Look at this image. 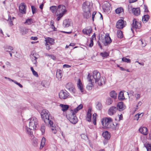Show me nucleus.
I'll return each instance as SVG.
<instances>
[{"label":"nucleus","mask_w":151,"mask_h":151,"mask_svg":"<svg viewBox=\"0 0 151 151\" xmlns=\"http://www.w3.org/2000/svg\"><path fill=\"white\" fill-rule=\"evenodd\" d=\"M117 35L118 38L120 39L123 37V35L122 32L120 30H118L117 32Z\"/></svg>","instance_id":"72a5a7b5"},{"label":"nucleus","mask_w":151,"mask_h":151,"mask_svg":"<svg viewBox=\"0 0 151 151\" xmlns=\"http://www.w3.org/2000/svg\"><path fill=\"white\" fill-rule=\"evenodd\" d=\"M122 60L123 61L127 63H130L131 62V60L125 57L123 58L122 59Z\"/></svg>","instance_id":"c03bdc74"},{"label":"nucleus","mask_w":151,"mask_h":151,"mask_svg":"<svg viewBox=\"0 0 151 151\" xmlns=\"http://www.w3.org/2000/svg\"><path fill=\"white\" fill-rule=\"evenodd\" d=\"M96 113H94L93 115L92 119L93 121V123L94 125H96Z\"/></svg>","instance_id":"ea45409f"},{"label":"nucleus","mask_w":151,"mask_h":151,"mask_svg":"<svg viewBox=\"0 0 151 151\" xmlns=\"http://www.w3.org/2000/svg\"><path fill=\"white\" fill-rule=\"evenodd\" d=\"M103 9H108L109 8V3L106 2V3L104 4L103 6Z\"/></svg>","instance_id":"37998d69"},{"label":"nucleus","mask_w":151,"mask_h":151,"mask_svg":"<svg viewBox=\"0 0 151 151\" xmlns=\"http://www.w3.org/2000/svg\"><path fill=\"white\" fill-rule=\"evenodd\" d=\"M69 93L65 90H61L59 93L60 98L62 99H65L69 96Z\"/></svg>","instance_id":"423d86ee"},{"label":"nucleus","mask_w":151,"mask_h":151,"mask_svg":"<svg viewBox=\"0 0 151 151\" xmlns=\"http://www.w3.org/2000/svg\"><path fill=\"white\" fill-rule=\"evenodd\" d=\"M32 12L33 14H34L36 12V9L35 7L33 6H31Z\"/></svg>","instance_id":"3c124183"},{"label":"nucleus","mask_w":151,"mask_h":151,"mask_svg":"<svg viewBox=\"0 0 151 151\" xmlns=\"http://www.w3.org/2000/svg\"><path fill=\"white\" fill-rule=\"evenodd\" d=\"M49 57L50 58L53 59L54 60H56V58L55 57L54 55H49Z\"/></svg>","instance_id":"680f3d73"},{"label":"nucleus","mask_w":151,"mask_h":151,"mask_svg":"<svg viewBox=\"0 0 151 151\" xmlns=\"http://www.w3.org/2000/svg\"><path fill=\"white\" fill-rule=\"evenodd\" d=\"M31 130H32V129H30L29 127L28 128L27 127L26 128V130L28 134H29L31 137H34L33 134L32 132L31 131Z\"/></svg>","instance_id":"473e14b6"},{"label":"nucleus","mask_w":151,"mask_h":151,"mask_svg":"<svg viewBox=\"0 0 151 151\" xmlns=\"http://www.w3.org/2000/svg\"><path fill=\"white\" fill-rule=\"evenodd\" d=\"M102 105L101 103L99 102L96 106V108L99 110H100L102 108Z\"/></svg>","instance_id":"a18cd8bd"},{"label":"nucleus","mask_w":151,"mask_h":151,"mask_svg":"<svg viewBox=\"0 0 151 151\" xmlns=\"http://www.w3.org/2000/svg\"><path fill=\"white\" fill-rule=\"evenodd\" d=\"M60 106L62 108V110L63 112L66 111L69 108V106L67 105L60 104Z\"/></svg>","instance_id":"393cba45"},{"label":"nucleus","mask_w":151,"mask_h":151,"mask_svg":"<svg viewBox=\"0 0 151 151\" xmlns=\"http://www.w3.org/2000/svg\"><path fill=\"white\" fill-rule=\"evenodd\" d=\"M32 73L33 75L35 76L36 77H38V75L37 72L35 71V70L33 71V72H32Z\"/></svg>","instance_id":"bf43d9fd"},{"label":"nucleus","mask_w":151,"mask_h":151,"mask_svg":"<svg viewBox=\"0 0 151 151\" xmlns=\"http://www.w3.org/2000/svg\"><path fill=\"white\" fill-rule=\"evenodd\" d=\"M54 40L52 38L48 37L47 39H46L45 41L47 44H49L51 45H53L54 42Z\"/></svg>","instance_id":"bb28decb"},{"label":"nucleus","mask_w":151,"mask_h":151,"mask_svg":"<svg viewBox=\"0 0 151 151\" xmlns=\"http://www.w3.org/2000/svg\"><path fill=\"white\" fill-rule=\"evenodd\" d=\"M144 146L147 149V150L148 148L149 149L151 148V144L147 142H146L144 144Z\"/></svg>","instance_id":"49530a36"},{"label":"nucleus","mask_w":151,"mask_h":151,"mask_svg":"<svg viewBox=\"0 0 151 151\" xmlns=\"http://www.w3.org/2000/svg\"><path fill=\"white\" fill-rule=\"evenodd\" d=\"M77 86L78 88L80 90L81 92H83V85L80 79H79L77 82Z\"/></svg>","instance_id":"4be33fe9"},{"label":"nucleus","mask_w":151,"mask_h":151,"mask_svg":"<svg viewBox=\"0 0 151 151\" xmlns=\"http://www.w3.org/2000/svg\"><path fill=\"white\" fill-rule=\"evenodd\" d=\"M118 98L119 100L122 101L125 99L123 91H121L118 96Z\"/></svg>","instance_id":"cd10ccee"},{"label":"nucleus","mask_w":151,"mask_h":151,"mask_svg":"<svg viewBox=\"0 0 151 151\" xmlns=\"http://www.w3.org/2000/svg\"><path fill=\"white\" fill-rule=\"evenodd\" d=\"M22 29V35H25L28 32V29L25 28H24Z\"/></svg>","instance_id":"8fccbe9b"},{"label":"nucleus","mask_w":151,"mask_h":151,"mask_svg":"<svg viewBox=\"0 0 151 151\" xmlns=\"http://www.w3.org/2000/svg\"><path fill=\"white\" fill-rule=\"evenodd\" d=\"M45 127L44 124H42L41 127V130L42 133H44L45 132Z\"/></svg>","instance_id":"de8ad7c7"},{"label":"nucleus","mask_w":151,"mask_h":151,"mask_svg":"<svg viewBox=\"0 0 151 151\" xmlns=\"http://www.w3.org/2000/svg\"><path fill=\"white\" fill-rule=\"evenodd\" d=\"M50 9L52 13L57 12V6H52L50 7Z\"/></svg>","instance_id":"e433bc0d"},{"label":"nucleus","mask_w":151,"mask_h":151,"mask_svg":"<svg viewBox=\"0 0 151 151\" xmlns=\"http://www.w3.org/2000/svg\"><path fill=\"white\" fill-rule=\"evenodd\" d=\"M30 39L32 40H36L37 39V37H31Z\"/></svg>","instance_id":"0e129e2a"},{"label":"nucleus","mask_w":151,"mask_h":151,"mask_svg":"<svg viewBox=\"0 0 151 151\" xmlns=\"http://www.w3.org/2000/svg\"><path fill=\"white\" fill-rule=\"evenodd\" d=\"M91 110L90 109H88V111L87 113L86 120L88 122H90L91 120Z\"/></svg>","instance_id":"b1692460"},{"label":"nucleus","mask_w":151,"mask_h":151,"mask_svg":"<svg viewBox=\"0 0 151 151\" xmlns=\"http://www.w3.org/2000/svg\"><path fill=\"white\" fill-rule=\"evenodd\" d=\"M135 96L137 99H139L140 97V95L139 94H137L136 96L135 95Z\"/></svg>","instance_id":"338daca9"},{"label":"nucleus","mask_w":151,"mask_h":151,"mask_svg":"<svg viewBox=\"0 0 151 151\" xmlns=\"http://www.w3.org/2000/svg\"><path fill=\"white\" fill-rule=\"evenodd\" d=\"M106 79L105 77L100 78V79L99 80L98 82V84L100 86H102L103 85L105 84L106 83Z\"/></svg>","instance_id":"412c9836"},{"label":"nucleus","mask_w":151,"mask_h":151,"mask_svg":"<svg viewBox=\"0 0 151 151\" xmlns=\"http://www.w3.org/2000/svg\"><path fill=\"white\" fill-rule=\"evenodd\" d=\"M92 29L90 26L87 27L83 29L82 30V32L85 35H89L91 32Z\"/></svg>","instance_id":"4468645a"},{"label":"nucleus","mask_w":151,"mask_h":151,"mask_svg":"<svg viewBox=\"0 0 151 151\" xmlns=\"http://www.w3.org/2000/svg\"><path fill=\"white\" fill-rule=\"evenodd\" d=\"M110 95L111 97L114 99H116V97L117 94L114 91H111L110 93Z\"/></svg>","instance_id":"f704fd0d"},{"label":"nucleus","mask_w":151,"mask_h":151,"mask_svg":"<svg viewBox=\"0 0 151 151\" xmlns=\"http://www.w3.org/2000/svg\"><path fill=\"white\" fill-rule=\"evenodd\" d=\"M11 16L9 17L8 19H9L10 20L9 21V24H10V25L12 26V25L13 24V23H12V21L11 20Z\"/></svg>","instance_id":"4d7b16f0"},{"label":"nucleus","mask_w":151,"mask_h":151,"mask_svg":"<svg viewBox=\"0 0 151 151\" xmlns=\"http://www.w3.org/2000/svg\"><path fill=\"white\" fill-rule=\"evenodd\" d=\"M33 23L32 19L31 18L28 19L26 20L25 22H24L25 24H30Z\"/></svg>","instance_id":"c9c22d12"},{"label":"nucleus","mask_w":151,"mask_h":151,"mask_svg":"<svg viewBox=\"0 0 151 151\" xmlns=\"http://www.w3.org/2000/svg\"><path fill=\"white\" fill-rule=\"evenodd\" d=\"M14 83L19 86L20 88L22 87V86L19 83L17 82V81H15Z\"/></svg>","instance_id":"13d9d810"},{"label":"nucleus","mask_w":151,"mask_h":151,"mask_svg":"<svg viewBox=\"0 0 151 151\" xmlns=\"http://www.w3.org/2000/svg\"><path fill=\"white\" fill-rule=\"evenodd\" d=\"M93 75L90 73H88V79L89 82L90 83L91 85H88L87 86V88L90 90L91 89L92 86H93V83L95 81L96 83L99 81L101 78L100 73L97 70H95L93 72Z\"/></svg>","instance_id":"f257e3e1"},{"label":"nucleus","mask_w":151,"mask_h":151,"mask_svg":"<svg viewBox=\"0 0 151 151\" xmlns=\"http://www.w3.org/2000/svg\"><path fill=\"white\" fill-rule=\"evenodd\" d=\"M81 138L83 139H85L86 138H87V136H86L84 134H81Z\"/></svg>","instance_id":"e2e57ef3"},{"label":"nucleus","mask_w":151,"mask_h":151,"mask_svg":"<svg viewBox=\"0 0 151 151\" xmlns=\"http://www.w3.org/2000/svg\"><path fill=\"white\" fill-rule=\"evenodd\" d=\"M41 116L42 119L46 124H49L50 126H52L53 122L51 120L52 117L48 110L46 109L43 110L41 113Z\"/></svg>","instance_id":"f03ea898"},{"label":"nucleus","mask_w":151,"mask_h":151,"mask_svg":"<svg viewBox=\"0 0 151 151\" xmlns=\"http://www.w3.org/2000/svg\"><path fill=\"white\" fill-rule=\"evenodd\" d=\"M93 44V38H91V42L89 45V46L90 47H92Z\"/></svg>","instance_id":"864d4df0"},{"label":"nucleus","mask_w":151,"mask_h":151,"mask_svg":"<svg viewBox=\"0 0 151 151\" xmlns=\"http://www.w3.org/2000/svg\"><path fill=\"white\" fill-rule=\"evenodd\" d=\"M100 55L104 58H106L109 56V54L106 52H104L100 53Z\"/></svg>","instance_id":"4c0bfd02"},{"label":"nucleus","mask_w":151,"mask_h":151,"mask_svg":"<svg viewBox=\"0 0 151 151\" xmlns=\"http://www.w3.org/2000/svg\"><path fill=\"white\" fill-rule=\"evenodd\" d=\"M36 54H33L32 56H31V57L32 58V60L34 63H36L37 62L36 60L37 58L36 56Z\"/></svg>","instance_id":"58836bf2"},{"label":"nucleus","mask_w":151,"mask_h":151,"mask_svg":"<svg viewBox=\"0 0 151 151\" xmlns=\"http://www.w3.org/2000/svg\"><path fill=\"white\" fill-rule=\"evenodd\" d=\"M64 14L59 13L58 14V17L57 18V20L58 21H59Z\"/></svg>","instance_id":"09e8293b"},{"label":"nucleus","mask_w":151,"mask_h":151,"mask_svg":"<svg viewBox=\"0 0 151 151\" xmlns=\"http://www.w3.org/2000/svg\"><path fill=\"white\" fill-rule=\"evenodd\" d=\"M118 110L116 107L114 106L111 107L109 109L108 111V114L112 115H114Z\"/></svg>","instance_id":"dca6fc26"},{"label":"nucleus","mask_w":151,"mask_h":151,"mask_svg":"<svg viewBox=\"0 0 151 151\" xmlns=\"http://www.w3.org/2000/svg\"><path fill=\"white\" fill-rule=\"evenodd\" d=\"M83 107V106L82 104H80L77 107L76 109H75L74 110H71L70 111V112H73V114H76L79 110L81 109Z\"/></svg>","instance_id":"5701e85b"},{"label":"nucleus","mask_w":151,"mask_h":151,"mask_svg":"<svg viewBox=\"0 0 151 151\" xmlns=\"http://www.w3.org/2000/svg\"><path fill=\"white\" fill-rule=\"evenodd\" d=\"M70 67V66L67 64H64L63 65V68H69Z\"/></svg>","instance_id":"69168bd1"},{"label":"nucleus","mask_w":151,"mask_h":151,"mask_svg":"<svg viewBox=\"0 0 151 151\" xmlns=\"http://www.w3.org/2000/svg\"><path fill=\"white\" fill-rule=\"evenodd\" d=\"M123 11V9L122 8L120 7L118 8L117 9H116L115 10V12L116 14H119L122 12Z\"/></svg>","instance_id":"a19ab883"},{"label":"nucleus","mask_w":151,"mask_h":151,"mask_svg":"<svg viewBox=\"0 0 151 151\" xmlns=\"http://www.w3.org/2000/svg\"><path fill=\"white\" fill-rule=\"evenodd\" d=\"M149 16L148 15H144L142 18V21L143 23H146L149 19Z\"/></svg>","instance_id":"c756f323"},{"label":"nucleus","mask_w":151,"mask_h":151,"mask_svg":"<svg viewBox=\"0 0 151 151\" xmlns=\"http://www.w3.org/2000/svg\"><path fill=\"white\" fill-rule=\"evenodd\" d=\"M50 24L52 26V29H54L53 30L54 31H56V30H55L56 29V28L54 27V25H53V21H51L50 22Z\"/></svg>","instance_id":"5fc2aeb1"},{"label":"nucleus","mask_w":151,"mask_h":151,"mask_svg":"<svg viewBox=\"0 0 151 151\" xmlns=\"http://www.w3.org/2000/svg\"><path fill=\"white\" fill-rule=\"evenodd\" d=\"M91 16V13L90 11L84 12L83 16L86 19L89 18Z\"/></svg>","instance_id":"c85d7f7f"},{"label":"nucleus","mask_w":151,"mask_h":151,"mask_svg":"<svg viewBox=\"0 0 151 151\" xmlns=\"http://www.w3.org/2000/svg\"><path fill=\"white\" fill-rule=\"evenodd\" d=\"M126 22L122 19L119 20L116 23V27L119 29H122L126 26Z\"/></svg>","instance_id":"6e6552de"},{"label":"nucleus","mask_w":151,"mask_h":151,"mask_svg":"<svg viewBox=\"0 0 151 151\" xmlns=\"http://www.w3.org/2000/svg\"><path fill=\"white\" fill-rule=\"evenodd\" d=\"M132 13L136 16H137L140 14V10L139 8H133L132 9Z\"/></svg>","instance_id":"6ab92c4d"},{"label":"nucleus","mask_w":151,"mask_h":151,"mask_svg":"<svg viewBox=\"0 0 151 151\" xmlns=\"http://www.w3.org/2000/svg\"><path fill=\"white\" fill-rule=\"evenodd\" d=\"M4 50L8 52H9L13 50V47L11 46H6L4 47Z\"/></svg>","instance_id":"7c9ffc66"},{"label":"nucleus","mask_w":151,"mask_h":151,"mask_svg":"<svg viewBox=\"0 0 151 151\" xmlns=\"http://www.w3.org/2000/svg\"><path fill=\"white\" fill-rule=\"evenodd\" d=\"M73 113V112H70V114L67 115V117L71 123L76 124L78 122V119L76 114H74Z\"/></svg>","instance_id":"39448f33"},{"label":"nucleus","mask_w":151,"mask_h":151,"mask_svg":"<svg viewBox=\"0 0 151 151\" xmlns=\"http://www.w3.org/2000/svg\"><path fill=\"white\" fill-rule=\"evenodd\" d=\"M26 6L24 3H22L19 7V9L20 12L22 14L26 13Z\"/></svg>","instance_id":"2eb2a0df"},{"label":"nucleus","mask_w":151,"mask_h":151,"mask_svg":"<svg viewBox=\"0 0 151 151\" xmlns=\"http://www.w3.org/2000/svg\"><path fill=\"white\" fill-rule=\"evenodd\" d=\"M96 14V12H93L92 15V20H93V21H94V16Z\"/></svg>","instance_id":"774afa93"},{"label":"nucleus","mask_w":151,"mask_h":151,"mask_svg":"<svg viewBox=\"0 0 151 151\" xmlns=\"http://www.w3.org/2000/svg\"><path fill=\"white\" fill-rule=\"evenodd\" d=\"M62 70L60 69H58L57 70L56 73V77L59 81H60L61 80L62 76Z\"/></svg>","instance_id":"aec40b11"},{"label":"nucleus","mask_w":151,"mask_h":151,"mask_svg":"<svg viewBox=\"0 0 151 151\" xmlns=\"http://www.w3.org/2000/svg\"><path fill=\"white\" fill-rule=\"evenodd\" d=\"M112 102V100L110 98H108L106 101V104L108 105H109L111 104Z\"/></svg>","instance_id":"79ce46f5"},{"label":"nucleus","mask_w":151,"mask_h":151,"mask_svg":"<svg viewBox=\"0 0 151 151\" xmlns=\"http://www.w3.org/2000/svg\"><path fill=\"white\" fill-rule=\"evenodd\" d=\"M143 115V114H142V113H141V114H137L135 115V116H137L138 117V118L139 117H141V116H142Z\"/></svg>","instance_id":"052dcab7"},{"label":"nucleus","mask_w":151,"mask_h":151,"mask_svg":"<svg viewBox=\"0 0 151 151\" xmlns=\"http://www.w3.org/2000/svg\"><path fill=\"white\" fill-rule=\"evenodd\" d=\"M126 106L122 102H119L117 105L116 108L118 111H121L126 108Z\"/></svg>","instance_id":"f8f14e48"},{"label":"nucleus","mask_w":151,"mask_h":151,"mask_svg":"<svg viewBox=\"0 0 151 151\" xmlns=\"http://www.w3.org/2000/svg\"><path fill=\"white\" fill-rule=\"evenodd\" d=\"M132 27L131 30L133 32V29H139L141 27V24L140 23L137 21L135 19H134L133 20V23L132 25Z\"/></svg>","instance_id":"1a4fd4ad"},{"label":"nucleus","mask_w":151,"mask_h":151,"mask_svg":"<svg viewBox=\"0 0 151 151\" xmlns=\"http://www.w3.org/2000/svg\"><path fill=\"white\" fill-rule=\"evenodd\" d=\"M140 133L144 135H146L148 134L147 129L146 127H141L139 129Z\"/></svg>","instance_id":"a211bd4d"},{"label":"nucleus","mask_w":151,"mask_h":151,"mask_svg":"<svg viewBox=\"0 0 151 151\" xmlns=\"http://www.w3.org/2000/svg\"><path fill=\"white\" fill-rule=\"evenodd\" d=\"M65 7L63 5H59L57 8V12L59 13L64 14H65L66 12Z\"/></svg>","instance_id":"9d476101"},{"label":"nucleus","mask_w":151,"mask_h":151,"mask_svg":"<svg viewBox=\"0 0 151 151\" xmlns=\"http://www.w3.org/2000/svg\"><path fill=\"white\" fill-rule=\"evenodd\" d=\"M65 87L72 93L74 94L75 93L76 90L75 86L71 83L69 82L67 83L65 85Z\"/></svg>","instance_id":"0eeeda50"},{"label":"nucleus","mask_w":151,"mask_h":151,"mask_svg":"<svg viewBox=\"0 0 151 151\" xmlns=\"http://www.w3.org/2000/svg\"><path fill=\"white\" fill-rule=\"evenodd\" d=\"M29 127L32 130H35L38 127L37 119L35 117H33L30 118L29 120Z\"/></svg>","instance_id":"20e7f679"},{"label":"nucleus","mask_w":151,"mask_h":151,"mask_svg":"<svg viewBox=\"0 0 151 151\" xmlns=\"http://www.w3.org/2000/svg\"><path fill=\"white\" fill-rule=\"evenodd\" d=\"M101 123L104 128L114 129L115 128L114 125L112 123V119L111 118L103 119Z\"/></svg>","instance_id":"7ed1b4c3"},{"label":"nucleus","mask_w":151,"mask_h":151,"mask_svg":"<svg viewBox=\"0 0 151 151\" xmlns=\"http://www.w3.org/2000/svg\"><path fill=\"white\" fill-rule=\"evenodd\" d=\"M72 24V22L70 19H66L64 20L63 26L64 27L66 28L71 26Z\"/></svg>","instance_id":"ddd939ff"},{"label":"nucleus","mask_w":151,"mask_h":151,"mask_svg":"<svg viewBox=\"0 0 151 151\" xmlns=\"http://www.w3.org/2000/svg\"><path fill=\"white\" fill-rule=\"evenodd\" d=\"M52 125H53V124ZM50 126L52 127V128H51V130L53 131V132L54 134H55L56 132V131L55 127H53V125H52V126Z\"/></svg>","instance_id":"6e6d98bb"},{"label":"nucleus","mask_w":151,"mask_h":151,"mask_svg":"<svg viewBox=\"0 0 151 151\" xmlns=\"http://www.w3.org/2000/svg\"><path fill=\"white\" fill-rule=\"evenodd\" d=\"M90 3L89 1H86L82 5L83 12L90 11Z\"/></svg>","instance_id":"9b49d317"},{"label":"nucleus","mask_w":151,"mask_h":151,"mask_svg":"<svg viewBox=\"0 0 151 151\" xmlns=\"http://www.w3.org/2000/svg\"><path fill=\"white\" fill-rule=\"evenodd\" d=\"M102 136L104 137L105 139H110V136L109 134L107 131H106L104 132H103L102 134Z\"/></svg>","instance_id":"a878e982"},{"label":"nucleus","mask_w":151,"mask_h":151,"mask_svg":"<svg viewBox=\"0 0 151 151\" xmlns=\"http://www.w3.org/2000/svg\"><path fill=\"white\" fill-rule=\"evenodd\" d=\"M46 141V139L44 137H43L41 142V145L40 147V149H42L45 145Z\"/></svg>","instance_id":"2f4dec72"},{"label":"nucleus","mask_w":151,"mask_h":151,"mask_svg":"<svg viewBox=\"0 0 151 151\" xmlns=\"http://www.w3.org/2000/svg\"><path fill=\"white\" fill-rule=\"evenodd\" d=\"M46 49L47 50H49L51 48V47H50L51 45L49 44H47V43H46L45 44Z\"/></svg>","instance_id":"603ef678"},{"label":"nucleus","mask_w":151,"mask_h":151,"mask_svg":"<svg viewBox=\"0 0 151 151\" xmlns=\"http://www.w3.org/2000/svg\"><path fill=\"white\" fill-rule=\"evenodd\" d=\"M111 42V40L109 35H106L105 37V42L104 43L105 46L107 45L108 44H110Z\"/></svg>","instance_id":"f3484780"}]
</instances>
